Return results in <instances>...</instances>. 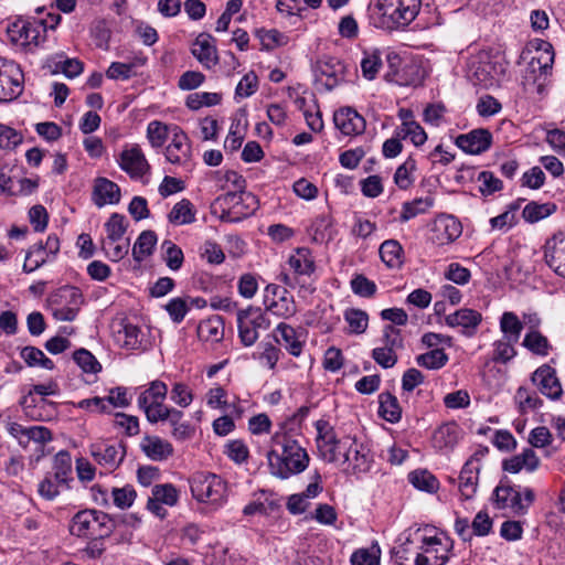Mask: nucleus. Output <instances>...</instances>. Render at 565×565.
<instances>
[{"label":"nucleus","instance_id":"obj_46","mask_svg":"<svg viewBox=\"0 0 565 565\" xmlns=\"http://www.w3.org/2000/svg\"><path fill=\"white\" fill-rule=\"evenodd\" d=\"M555 210L556 206L554 204L530 202L523 209L522 216L526 222L535 223L550 216Z\"/></svg>","mask_w":565,"mask_h":565},{"label":"nucleus","instance_id":"obj_48","mask_svg":"<svg viewBox=\"0 0 565 565\" xmlns=\"http://www.w3.org/2000/svg\"><path fill=\"white\" fill-rule=\"evenodd\" d=\"M416 170V161L414 158L408 157L403 164H401L394 174V182L401 190L408 189L413 182L414 178L412 173Z\"/></svg>","mask_w":565,"mask_h":565},{"label":"nucleus","instance_id":"obj_40","mask_svg":"<svg viewBox=\"0 0 565 565\" xmlns=\"http://www.w3.org/2000/svg\"><path fill=\"white\" fill-rule=\"evenodd\" d=\"M500 330L503 333V338L519 341L523 323L514 312L505 311L500 319Z\"/></svg>","mask_w":565,"mask_h":565},{"label":"nucleus","instance_id":"obj_18","mask_svg":"<svg viewBox=\"0 0 565 565\" xmlns=\"http://www.w3.org/2000/svg\"><path fill=\"white\" fill-rule=\"evenodd\" d=\"M455 143L466 153L480 154L491 147L492 135L488 129L478 128L468 134L459 135Z\"/></svg>","mask_w":565,"mask_h":565},{"label":"nucleus","instance_id":"obj_59","mask_svg":"<svg viewBox=\"0 0 565 565\" xmlns=\"http://www.w3.org/2000/svg\"><path fill=\"white\" fill-rule=\"evenodd\" d=\"M57 301L60 303L65 302V306L76 307L79 309L84 300L83 295L77 287L64 286L60 288L55 295L54 302Z\"/></svg>","mask_w":565,"mask_h":565},{"label":"nucleus","instance_id":"obj_2","mask_svg":"<svg viewBox=\"0 0 565 565\" xmlns=\"http://www.w3.org/2000/svg\"><path fill=\"white\" fill-rule=\"evenodd\" d=\"M422 0H376L369 6L370 23L384 31L407 28L418 15Z\"/></svg>","mask_w":565,"mask_h":565},{"label":"nucleus","instance_id":"obj_53","mask_svg":"<svg viewBox=\"0 0 565 565\" xmlns=\"http://www.w3.org/2000/svg\"><path fill=\"white\" fill-rule=\"evenodd\" d=\"M111 498L114 504L121 509H128L132 505L137 498V492L131 484H125L124 487H114L111 489Z\"/></svg>","mask_w":565,"mask_h":565},{"label":"nucleus","instance_id":"obj_14","mask_svg":"<svg viewBox=\"0 0 565 565\" xmlns=\"http://www.w3.org/2000/svg\"><path fill=\"white\" fill-rule=\"evenodd\" d=\"M90 456L102 467L109 471L115 470L124 460L126 451L119 443L97 441L89 447Z\"/></svg>","mask_w":565,"mask_h":565},{"label":"nucleus","instance_id":"obj_10","mask_svg":"<svg viewBox=\"0 0 565 565\" xmlns=\"http://www.w3.org/2000/svg\"><path fill=\"white\" fill-rule=\"evenodd\" d=\"M233 174L235 177L234 183L237 191L227 192L218 196L216 204L221 207H232V212L235 213V218L243 220L255 213L258 209V200L253 193L243 191L245 180L236 173Z\"/></svg>","mask_w":565,"mask_h":565},{"label":"nucleus","instance_id":"obj_17","mask_svg":"<svg viewBox=\"0 0 565 565\" xmlns=\"http://www.w3.org/2000/svg\"><path fill=\"white\" fill-rule=\"evenodd\" d=\"M372 462L373 456L370 448L362 443H358L356 438L353 437V444L348 446L341 463L347 465L345 469L356 475L367 472Z\"/></svg>","mask_w":565,"mask_h":565},{"label":"nucleus","instance_id":"obj_5","mask_svg":"<svg viewBox=\"0 0 565 565\" xmlns=\"http://www.w3.org/2000/svg\"><path fill=\"white\" fill-rule=\"evenodd\" d=\"M317 448L323 460L331 463L341 462L349 445L353 444V437L345 436L339 439L334 428L328 420L316 422Z\"/></svg>","mask_w":565,"mask_h":565},{"label":"nucleus","instance_id":"obj_63","mask_svg":"<svg viewBox=\"0 0 565 565\" xmlns=\"http://www.w3.org/2000/svg\"><path fill=\"white\" fill-rule=\"evenodd\" d=\"M515 402L521 412L529 409H536L541 406L542 401L537 397L536 393H531L526 387H519L515 394Z\"/></svg>","mask_w":565,"mask_h":565},{"label":"nucleus","instance_id":"obj_7","mask_svg":"<svg viewBox=\"0 0 565 565\" xmlns=\"http://www.w3.org/2000/svg\"><path fill=\"white\" fill-rule=\"evenodd\" d=\"M10 42L24 51H32L46 36V24L42 20L18 19L7 28Z\"/></svg>","mask_w":565,"mask_h":565},{"label":"nucleus","instance_id":"obj_50","mask_svg":"<svg viewBox=\"0 0 565 565\" xmlns=\"http://www.w3.org/2000/svg\"><path fill=\"white\" fill-rule=\"evenodd\" d=\"M106 237L104 239L121 241L127 231L126 217L118 213H113L105 223Z\"/></svg>","mask_w":565,"mask_h":565},{"label":"nucleus","instance_id":"obj_31","mask_svg":"<svg viewBox=\"0 0 565 565\" xmlns=\"http://www.w3.org/2000/svg\"><path fill=\"white\" fill-rule=\"evenodd\" d=\"M289 267L294 274L301 280L306 281L305 277H310L315 271V262L311 254L306 248H299L289 257Z\"/></svg>","mask_w":565,"mask_h":565},{"label":"nucleus","instance_id":"obj_22","mask_svg":"<svg viewBox=\"0 0 565 565\" xmlns=\"http://www.w3.org/2000/svg\"><path fill=\"white\" fill-rule=\"evenodd\" d=\"M191 53L207 70L215 66L218 62L215 39L207 33H200L196 36L192 44Z\"/></svg>","mask_w":565,"mask_h":565},{"label":"nucleus","instance_id":"obj_34","mask_svg":"<svg viewBox=\"0 0 565 565\" xmlns=\"http://www.w3.org/2000/svg\"><path fill=\"white\" fill-rule=\"evenodd\" d=\"M452 548V542L448 537L424 536L422 540L420 551L429 556H445V564L449 559V553Z\"/></svg>","mask_w":565,"mask_h":565},{"label":"nucleus","instance_id":"obj_29","mask_svg":"<svg viewBox=\"0 0 565 565\" xmlns=\"http://www.w3.org/2000/svg\"><path fill=\"white\" fill-rule=\"evenodd\" d=\"M275 338L291 355L299 356L301 354L303 342L291 326L280 322L275 329Z\"/></svg>","mask_w":565,"mask_h":565},{"label":"nucleus","instance_id":"obj_19","mask_svg":"<svg viewBox=\"0 0 565 565\" xmlns=\"http://www.w3.org/2000/svg\"><path fill=\"white\" fill-rule=\"evenodd\" d=\"M533 384L537 390L551 399H557L562 395V385L556 377L555 370L550 365L544 364L540 366L531 377Z\"/></svg>","mask_w":565,"mask_h":565},{"label":"nucleus","instance_id":"obj_28","mask_svg":"<svg viewBox=\"0 0 565 565\" xmlns=\"http://www.w3.org/2000/svg\"><path fill=\"white\" fill-rule=\"evenodd\" d=\"M344 65L337 58L330 57L326 61H321L318 64L319 81H323V84L328 89L334 88L341 81H343Z\"/></svg>","mask_w":565,"mask_h":565},{"label":"nucleus","instance_id":"obj_8","mask_svg":"<svg viewBox=\"0 0 565 565\" xmlns=\"http://www.w3.org/2000/svg\"><path fill=\"white\" fill-rule=\"evenodd\" d=\"M193 497L201 502L222 504L226 498V483L214 473L198 472L190 480Z\"/></svg>","mask_w":565,"mask_h":565},{"label":"nucleus","instance_id":"obj_54","mask_svg":"<svg viewBox=\"0 0 565 565\" xmlns=\"http://www.w3.org/2000/svg\"><path fill=\"white\" fill-rule=\"evenodd\" d=\"M163 259L171 270H178L183 264V252L171 241H164L161 245Z\"/></svg>","mask_w":565,"mask_h":565},{"label":"nucleus","instance_id":"obj_36","mask_svg":"<svg viewBox=\"0 0 565 565\" xmlns=\"http://www.w3.org/2000/svg\"><path fill=\"white\" fill-rule=\"evenodd\" d=\"M157 244V235L153 231H143L138 236L132 247V257L137 262H142L146 257L152 254Z\"/></svg>","mask_w":565,"mask_h":565},{"label":"nucleus","instance_id":"obj_62","mask_svg":"<svg viewBox=\"0 0 565 565\" xmlns=\"http://www.w3.org/2000/svg\"><path fill=\"white\" fill-rule=\"evenodd\" d=\"M119 341L121 345L128 350H136L140 347V329L135 326L127 323L122 327L121 331H118Z\"/></svg>","mask_w":565,"mask_h":565},{"label":"nucleus","instance_id":"obj_16","mask_svg":"<svg viewBox=\"0 0 565 565\" xmlns=\"http://www.w3.org/2000/svg\"><path fill=\"white\" fill-rule=\"evenodd\" d=\"M117 162L131 179H140L150 171V164L139 145L126 147Z\"/></svg>","mask_w":565,"mask_h":565},{"label":"nucleus","instance_id":"obj_15","mask_svg":"<svg viewBox=\"0 0 565 565\" xmlns=\"http://www.w3.org/2000/svg\"><path fill=\"white\" fill-rule=\"evenodd\" d=\"M172 164L186 166L191 161L192 149L186 134L178 126L171 127V140L164 151Z\"/></svg>","mask_w":565,"mask_h":565},{"label":"nucleus","instance_id":"obj_11","mask_svg":"<svg viewBox=\"0 0 565 565\" xmlns=\"http://www.w3.org/2000/svg\"><path fill=\"white\" fill-rule=\"evenodd\" d=\"M24 87V75L18 63L0 57V103L18 98Z\"/></svg>","mask_w":565,"mask_h":565},{"label":"nucleus","instance_id":"obj_23","mask_svg":"<svg viewBox=\"0 0 565 565\" xmlns=\"http://www.w3.org/2000/svg\"><path fill=\"white\" fill-rule=\"evenodd\" d=\"M479 472L478 454H475L466 461L459 475V491L465 500L475 497L478 489Z\"/></svg>","mask_w":565,"mask_h":565},{"label":"nucleus","instance_id":"obj_41","mask_svg":"<svg viewBox=\"0 0 565 565\" xmlns=\"http://www.w3.org/2000/svg\"><path fill=\"white\" fill-rule=\"evenodd\" d=\"M72 473V458L67 451H60L55 455L53 461V472L51 473L57 483H66Z\"/></svg>","mask_w":565,"mask_h":565},{"label":"nucleus","instance_id":"obj_42","mask_svg":"<svg viewBox=\"0 0 565 565\" xmlns=\"http://www.w3.org/2000/svg\"><path fill=\"white\" fill-rule=\"evenodd\" d=\"M381 548L377 543L370 547L358 548L350 557L352 565H380Z\"/></svg>","mask_w":565,"mask_h":565},{"label":"nucleus","instance_id":"obj_24","mask_svg":"<svg viewBox=\"0 0 565 565\" xmlns=\"http://www.w3.org/2000/svg\"><path fill=\"white\" fill-rule=\"evenodd\" d=\"M335 127L345 136L360 135L365 129L364 118L352 108H342L334 113Z\"/></svg>","mask_w":565,"mask_h":565},{"label":"nucleus","instance_id":"obj_49","mask_svg":"<svg viewBox=\"0 0 565 565\" xmlns=\"http://www.w3.org/2000/svg\"><path fill=\"white\" fill-rule=\"evenodd\" d=\"M448 362V355L443 349H434L427 353L416 356V363L428 370L441 369Z\"/></svg>","mask_w":565,"mask_h":565},{"label":"nucleus","instance_id":"obj_44","mask_svg":"<svg viewBox=\"0 0 565 565\" xmlns=\"http://www.w3.org/2000/svg\"><path fill=\"white\" fill-rule=\"evenodd\" d=\"M395 134L403 139L408 138L416 147L424 145L427 140V134L417 121L401 125L396 128Z\"/></svg>","mask_w":565,"mask_h":565},{"label":"nucleus","instance_id":"obj_52","mask_svg":"<svg viewBox=\"0 0 565 565\" xmlns=\"http://www.w3.org/2000/svg\"><path fill=\"white\" fill-rule=\"evenodd\" d=\"M221 99L222 96L217 93L198 92L186 97L185 105L192 110H198L204 106L210 107L217 105Z\"/></svg>","mask_w":565,"mask_h":565},{"label":"nucleus","instance_id":"obj_21","mask_svg":"<svg viewBox=\"0 0 565 565\" xmlns=\"http://www.w3.org/2000/svg\"><path fill=\"white\" fill-rule=\"evenodd\" d=\"M544 258L547 266L559 277L565 276V236L562 232L547 239L544 246Z\"/></svg>","mask_w":565,"mask_h":565},{"label":"nucleus","instance_id":"obj_39","mask_svg":"<svg viewBox=\"0 0 565 565\" xmlns=\"http://www.w3.org/2000/svg\"><path fill=\"white\" fill-rule=\"evenodd\" d=\"M408 481L418 490L434 493L439 488L437 478L428 470H415L408 475Z\"/></svg>","mask_w":565,"mask_h":565},{"label":"nucleus","instance_id":"obj_58","mask_svg":"<svg viewBox=\"0 0 565 565\" xmlns=\"http://www.w3.org/2000/svg\"><path fill=\"white\" fill-rule=\"evenodd\" d=\"M73 359L76 364L85 373H98L102 370L100 363L96 358L86 349L76 350L73 354Z\"/></svg>","mask_w":565,"mask_h":565},{"label":"nucleus","instance_id":"obj_33","mask_svg":"<svg viewBox=\"0 0 565 565\" xmlns=\"http://www.w3.org/2000/svg\"><path fill=\"white\" fill-rule=\"evenodd\" d=\"M382 262L391 269H399L404 263V249L396 239L384 241L379 249Z\"/></svg>","mask_w":565,"mask_h":565},{"label":"nucleus","instance_id":"obj_25","mask_svg":"<svg viewBox=\"0 0 565 565\" xmlns=\"http://www.w3.org/2000/svg\"><path fill=\"white\" fill-rule=\"evenodd\" d=\"M540 466V459L532 448H525L521 454L502 461V469L509 473H518L521 470L535 471Z\"/></svg>","mask_w":565,"mask_h":565},{"label":"nucleus","instance_id":"obj_6","mask_svg":"<svg viewBox=\"0 0 565 565\" xmlns=\"http://www.w3.org/2000/svg\"><path fill=\"white\" fill-rule=\"evenodd\" d=\"M535 500L534 491L525 488L523 492L518 491L510 481L504 478L493 491V503L497 509H509L515 515H525L529 508Z\"/></svg>","mask_w":565,"mask_h":565},{"label":"nucleus","instance_id":"obj_13","mask_svg":"<svg viewBox=\"0 0 565 565\" xmlns=\"http://www.w3.org/2000/svg\"><path fill=\"white\" fill-rule=\"evenodd\" d=\"M470 72L476 85L488 88L499 83L505 73V67L502 63L493 62L484 55L471 63Z\"/></svg>","mask_w":565,"mask_h":565},{"label":"nucleus","instance_id":"obj_35","mask_svg":"<svg viewBox=\"0 0 565 565\" xmlns=\"http://www.w3.org/2000/svg\"><path fill=\"white\" fill-rule=\"evenodd\" d=\"M379 414L387 422L395 424L402 418V408L396 396L390 392H383L379 396Z\"/></svg>","mask_w":565,"mask_h":565},{"label":"nucleus","instance_id":"obj_37","mask_svg":"<svg viewBox=\"0 0 565 565\" xmlns=\"http://www.w3.org/2000/svg\"><path fill=\"white\" fill-rule=\"evenodd\" d=\"M168 220L170 223L175 225L193 223L195 221L193 204L189 200L182 199L180 202L174 204L168 214Z\"/></svg>","mask_w":565,"mask_h":565},{"label":"nucleus","instance_id":"obj_56","mask_svg":"<svg viewBox=\"0 0 565 565\" xmlns=\"http://www.w3.org/2000/svg\"><path fill=\"white\" fill-rule=\"evenodd\" d=\"M518 341H512L511 339L502 338L493 343V356L492 360L495 362L507 363L516 354L514 350V344Z\"/></svg>","mask_w":565,"mask_h":565},{"label":"nucleus","instance_id":"obj_60","mask_svg":"<svg viewBox=\"0 0 565 565\" xmlns=\"http://www.w3.org/2000/svg\"><path fill=\"white\" fill-rule=\"evenodd\" d=\"M151 493L156 500L169 507L175 505L179 500L178 490L170 483L154 486Z\"/></svg>","mask_w":565,"mask_h":565},{"label":"nucleus","instance_id":"obj_55","mask_svg":"<svg viewBox=\"0 0 565 565\" xmlns=\"http://www.w3.org/2000/svg\"><path fill=\"white\" fill-rule=\"evenodd\" d=\"M265 306L273 315L282 318H289L297 311L294 298L271 299Z\"/></svg>","mask_w":565,"mask_h":565},{"label":"nucleus","instance_id":"obj_57","mask_svg":"<svg viewBox=\"0 0 565 565\" xmlns=\"http://www.w3.org/2000/svg\"><path fill=\"white\" fill-rule=\"evenodd\" d=\"M344 319L349 324L351 333L361 334L365 332L369 323V317L364 311L359 309L347 310Z\"/></svg>","mask_w":565,"mask_h":565},{"label":"nucleus","instance_id":"obj_20","mask_svg":"<svg viewBox=\"0 0 565 565\" xmlns=\"http://www.w3.org/2000/svg\"><path fill=\"white\" fill-rule=\"evenodd\" d=\"M482 321V315L473 309L461 308L446 316L445 323L450 328H461V333L467 337L476 334Z\"/></svg>","mask_w":565,"mask_h":565},{"label":"nucleus","instance_id":"obj_61","mask_svg":"<svg viewBox=\"0 0 565 565\" xmlns=\"http://www.w3.org/2000/svg\"><path fill=\"white\" fill-rule=\"evenodd\" d=\"M193 393L190 387L182 383L177 382L172 385L170 391V399L178 406L185 408L193 402Z\"/></svg>","mask_w":565,"mask_h":565},{"label":"nucleus","instance_id":"obj_30","mask_svg":"<svg viewBox=\"0 0 565 565\" xmlns=\"http://www.w3.org/2000/svg\"><path fill=\"white\" fill-rule=\"evenodd\" d=\"M459 426L451 422L439 426L433 435V445L438 450H451L459 440Z\"/></svg>","mask_w":565,"mask_h":565},{"label":"nucleus","instance_id":"obj_9","mask_svg":"<svg viewBox=\"0 0 565 565\" xmlns=\"http://www.w3.org/2000/svg\"><path fill=\"white\" fill-rule=\"evenodd\" d=\"M238 337L245 347H252L259 338L258 330H267L270 321L259 307L248 306L236 312Z\"/></svg>","mask_w":565,"mask_h":565},{"label":"nucleus","instance_id":"obj_27","mask_svg":"<svg viewBox=\"0 0 565 565\" xmlns=\"http://www.w3.org/2000/svg\"><path fill=\"white\" fill-rule=\"evenodd\" d=\"M140 447L146 456L154 461L166 460L173 454L172 445L158 436L143 437Z\"/></svg>","mask_w":565,"mask_h":565},{"label":"nucleus","instance_id":"obj_45","mask_svg":"<svg viewBox=\"0 0 565 565\" xmlns=\"http://www.w3.org/2000/svg\"><path fill=\"white\" fill-rule=\"evenodd\" d=\"M532 353L545 356L548 354L550 344L547 338L544 337L539 330H530L522 343Z\"/></svg>","mask_w":565,"mask_h":565},{"label":"nucleus","instance_id":"obj_38","mask_svg":"<svg viewBox=\"0 0 565 565\" xmlns=\"http://www.w3.org/2000/svg\"><path fill=\"white\" fill-rule=\"evenodd\" d=\"M362 75L367 81H373L383 65L380 50L364 51L360 62Z\"/></svg>","mask_w":565,"mask_h":565},{"label":"nucleus","instance_id":"obj_51","mask_svg":"<svg viewBox=\"0 0 565 565\" xmlns=\"http://www.w3.org/2000/svg\"><path fill=\"white\" fill-rule=\"evenodd\" d=\"M170 132L171 128L158 120L150 121L147 127V138L152 148H161Z\"/></svg>","mask_w":565,"mask_h":565},{"label":"nucleus","instance_id":"obj_1","mask_svg":"<svg viewBox=\"0 0 565 565\" xmlns=\"http://www.w3.org/2000/svg\"><path fill=\"white\" fill-rule=\"evenodd\" d=\"M267 460L271 475L280 479L298 475L309 465L306 449L286 433V423L271 436Z\"/></svg>","mask_w":565,"mask_h":565},{"label":"nucleus","instance_id":"obj_47","mask_svg":"<svg viewBox=\"0 0 565 565\" xmlns=\"http://www.w3.org/2000/svg\"><path fill=\"white\" fill-rule=\"evenodd\" d=\"M102 249L111 262L121 260L129 252V238L121 241L102 239Z\"/></svg>","mask_w":565,"mask_h":565},{"label":"nucleus","instance_id":"obj_4","mask_svg":"<svg viewBox=\"0 0 565 565\" xmlns=\"http://www.w3.org/2000/svg\"><path fill=\"white\" fill-rule=\"evenodd\" d=\"M58 392V384L54 381L36 384L21 398L20 404L26 415L33 419L41 422L51 420L56 415V403L46 401L44 396L57 395Z\"/></svg>","mask_w":565,"mask_h":565},{"label":"nucleus","instance_id":"obj_26","mask_svg":"<svg viewBox=\"0 0 565 565\" xmlns=\"http://www.w3.org/2000/svg\"><path fill=\"white\" fill-rule=\"evenodd\" d=\"M93 200L97 206L117 204L120 200V188L106 178H97L94 184Z\"/></svg>","mask_w":565,"mask_h":565},{"label":"nucleus","instance_id":"obj_64","mask_svg":"<svg viewBox=\"0 0 565 565\" xmlns=\"http://www.w3.org/2000/svg\"><path fill=\"white\" fill-rule=\"evenodd\" d=\"M258 88V77L255 72H248L238 82L235 89V97L247 98L256 93Z\"/></svg>","mask_w":565,"mask_h":565},{"label":"nucleus","instance_id":"obj_12","mask_svg":"<svg viewBox=\"0 0 565 565\" xmlns=\"http://www.w3.org/2000/svg\"><path fill=\"white\" fill-rule=\"evenodd\" d=\"M168 394V386L160 380L152 381L142 391L137 399L140 409L143 411L147 419L154 424L158 414H161L168 406L163 403Z\"/></svg>","mask_w":565,"mask_h":565},{"label":"nucleus","instance_id":"obj_32","mask_svg":"<svg viewBox=\"0 0 565 565\" xmlns=\"http://www.w3.org/2000/svg\"><path fill=\"white\" fill-rule=\"evenodd\" d=\"M434 231L439 233L437 236L439 244H448L461 235L462 227L457 218L451 215H447L439 217L435 222Z\"/></svg>","mask_w":565,"mask_h":565},{"label":"nucleus","instance_id":"obj_43","mask_svg":"<svg viewBox=\"0 0 565 565\" xmlns=\"http://www.w3.org/2000/svg\"><path fill=\"white\" fill-rule=\"evenodd\" d=\"M434 205L431 196L415 199L411 202L403 204L402 213L399 216L401 222H407L418 214L425 213Z\"/></svg>","mask_w":565,"mask_h":565},{"label":"nucleus","instance_id":"obj_3","mask_svg":"<svg viewBox=\"0 0 565 565\" xmlns=\"http://www.w3.org/2000/svg\"><path fill=\"white\" fill-rule=\"evenodd\" d=\"M115 529V521L105 512L85 509L71 521L70 532L77 537L104 539Z\"/></svg>","mask_w":565,"mask_h":565}]
</instances>
